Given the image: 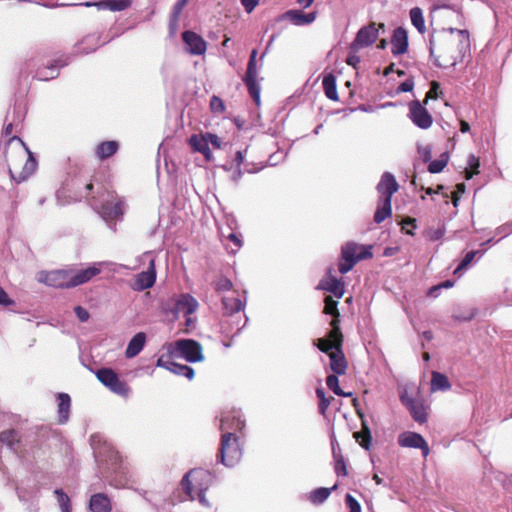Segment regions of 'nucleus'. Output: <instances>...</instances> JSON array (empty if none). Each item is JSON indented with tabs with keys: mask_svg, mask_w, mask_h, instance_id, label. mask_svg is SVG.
I'll return each instance as SVG.
<instances>
[{
	"mask_svg": "<svg viewBox=\"0 0 512 512\" xmlns=\"http://www.w3.org/2000/svg\"><path fill=\"white\" fill-rule=\"evenodd\" d=\"M11 140L19 141L23 145V147L25 148V150L28 154L27 158L25 160V164L20 172H17L12 167H9V173H10L11 178L13 180H15L17 183H21L34 173V171L37 168V161L34 158L33 154L29 151V149L25 146V144L22 142V140L20 138L12 137Z\"/></svg>",
	"mask_w": 512,
	"mask_h": 512,
	"instance_id": "nucleus-14",
	"label": "nucleus"
},
{
	"mask_svg": "<svg viewBox=\"0 0 512 512\" xmlns=\"http://www.w3.org/2000/svg\"><path fill=\"white\" fill-rule=\"evenodd\" d=\"M315 345L330 357L331 370L336 375H342L346 372L347 363L341 350L342 334L339 327H335L333 321V329L329 332V339H318Z\"/></svg>",
	"mask_w": 512,
	"mask_h": 512,
	"instance_id": "nucleus-3",
	"label": "nucleus"
},
{
	"mask_svg": "<svg viewBox=\"0 0 512 512\" xmlns=\"http://www.w3.org/2000/svg\"><path fill=\"white\" fill-rule=\"evenodd\" d=\"M257 50L251 51L245 77L243 79L249 94L257 106L260 105V86L257 82V66H256Z\"/></svg>",
	"mask_w": 512,
	"mask_h": 512,
	"instance_id": "nucleus-10",
	"label": "nucleus"
},
{
	"mask_svg": "<svg viewBox=\"0 0 512 512\" xmlns=\"http://www.w3.org/2000/svg\"><path fill=\"white\" fill-rule=\"evenodd\" d=\"M125 211V201L114 192H107L98 208L99 215L109 223L121 219Z\"/></svg>",
	"mask_w": 512,
	"mask_h": 512,
	"instance_id": "nucleus-9",
	"label": "nucleus"
},
{
	"mask_svg": "<svg viewBox=\"0 0 512 512\" xmlns=\"http://www.w3.org/2000/svg\"><path fill=\"white\" fill-rule=\"evenodd\" d=\"M105 262H95L85 269L74 266L52 271H40L36 275L38 282L47 286L61 289H70L89 282L101 273Z\"/></svg>",
	"mask_w": 512,
	"mask_h": 512,
	"instance_id": "nucleus-2",
	"label": "nucleus"
},
{
	"mask_svg": "<svg viewBox=\"0 0 512 512\" xmlns=\"http://www.w3.org/2000/svg\"><path fill=\"white\" fill-rule=\"evenodd\" d=\"M439 90L440 84L437 81H432L430 84V89L426 93L424 103H427L428 99H437Z\"/></svg>",
	"mask_w": 512,
	"mask_h": 512,
	"instance_id": "nucleus-54",
	"label": "nucleus"
},
{
	"mask_svg": "<svg viewBox=\"0 0 512 512\" xmlns=\"http://www.w3.org/2000/svg\"><path fill=\"white\" fill-rule=\"evenodd\" d=\"M19 440L20 436L16 430L11 429L0 433V443L13 451H16V445L19 443Z\"/></svg>",
	"mask_w": 512,
	"mask_h": 512,
	"instance_id": "nucleus-35",
	"label": "nucleus"
},
{
	"mask_svg": "<svg viewBox=\"0 0 512 512\" xmlns=\"http://www.w3.org/2000/svg\"><path fill=\"white\" fill-rule=\"evenodd\" d=\"M283 19L290 21L295 26H305L313 23L316 19V13H303L301 10L291 9L283 14Z\"/></svg>",
	"mask_w": 512,
	"mask_h": 512,
	"instance_id": "nucleus-22",
	"label": "nucleus"
},
{
	"mask_svg": "<svg viewBox=\"0 0 512 512\" xmlns=\"http://www.w3.org/2000/svg\"><path fill=\"white\" fill-rule=\"evenodd\" d=\"M409 117L412 122L421 129H428L433 122L431 114L418 100L410 102Z\"/></svg>",
	"mask_w": 512,
	"mask_h": 512,
	"instance_id": "nucleus-13",
	"label": "nucleus"
},
{
	"mask_svg": "<svg viewBox=\"0 0 512 512\" xmlns=\"http://www.w3.org/2000/svg\"><path fill=\"white\" fill-rule=\"evenodd\" d=\"M58 415L59 423L65 424L69 419L71 398L67 393H58Z\"/></svg>",
	"mask_w": 512,
	"mask_h": 512,
	"instance_id": "nucleus-29",
	"label": "nucleus"
},
{
	"mask_svg": "<svg viewBox=\"0 0 512 512\" xmlns=\"http://www.w3.org/2000/svg\"><path fill=\"white\" fill-rule=\"evenodd\" d=\"M183 42L188 53L192 55H203L207 49L206 41L193 31H185L182 34Z\"/></svg>",
	"mask_w": 512,
	"mask_h": 512,
	"instance_id": "nucleus-18",
	"label": "nucleus"
},
{
	"mask_svg": "<svg viewBox=\"0 0 512 512\" xmlns=\"http://www.w3.org/2000/svg\"><path fill=\"white\" fill-rule=\"evenodd\" d=\"M326 384H327L328 388L330 390H332L338 396H343V397L352 396L351 392L346 393L340 388L338 377L335 374L327 376Z\"/></svg>",
	"mask_w": 512,
	"mask_h": 512,
	"instance_id": "nucleus-42",
	"label": "nucleus"
},
{
	"mask_svg": "<svg viewBox=\"0 0 512 512\" xmlns=\"http://www.w3.org/2000/svg\"><path fill=\"white\" fill-rule=\"evenodd\" d=\"M345 502L349 512H361V506L359 502L351 494H346Z\"/></svg>",
	"mask_w": 512,
	"mask_h": 512,
	"instance_id": "nucleus-53",
	"label": "nucleus"
},
{
	"mask_svg": "<svg viewBox=\"0 0 512 512\" xmlns=\"http://www.w3.org/2000/svg\"><path fill=\"white\" fill-rule=\"evenodd\" d=\"M398 190V184L394 176L386 172V218L392 214L390 196Z\"/></svg>",
	"mask_w": 512,
	"mask_h": 512,
	"instance_id": "nucleus-34",
	"label": "nucleus"
},
{
	"mask_svg": "<svg viewBox=\"0 0 512 512\" xmlns=\"http://www.w3.org/2000/svg\"><path fill=\"white\" fill-rule=\"evenodd\" d=\"M336 488H337V484H335L331 488H325V487L317 488L310 492L308 499L314 505H320L328 499L331 492L334 491Z\"/></svg>",
	"mask_w": 512,
	"mask_h": 512,
	"instance_id": "nucleus-33",
	"label": "nucleus"
},
{
	"mask_svg": "<svg viewBox=\"0 0 512 512\" xmlns=\"http://www.w3.org/2000/svg\"><path fill=\"white\" fill-rule=\"evenodd\" d=\"M198 308V301L190 294H182L175 304L176 314L192 315Z\"/></svg>",
	"mask_w": 512,
	"mask_h": 512,
	"instance_id": "nucleus-23",
	"label": "nucleus"
},
{
	"mask_svg": "<svg viewBox=\"0 0 512 512\" xmlns=\"http://www.w3.org/2000/svg\"><path fill=\"white\" fill-rule=\"evenodd\" d=\"M354 438L366 450L369 449L371 442V434L367 427L364 426L362 431L355 432Z\"/></svg>",
	"mask_w": 512,
	"mask_h": 512,
	"instance_id": "nucleus-45",
	"label": "nucleus"
},
{
	"mask_svg": "<svg viewBox=\"0 0 512 512\" xmlns=\"http://www.w3.org/2000/svg\"><path fill=\"white\" fill-rule=\"evenodd\" d=\"M398 444L401 447L407 448H419L422 451L424 457L429 454V446L422 435L416 432L406 431L398 436Z\"/></svg>",
	"mask_w": 512,
	"mask_h": 512,
	"instance_id": "nucleus-15",
	"label": "nucleus"
},
{
	"mask_svg": "<svg viewBox=\"0 0 512 512\" xmlns=\"http://www.w3.org/2000/svg\"><path fill=\"white\" fill-rule=\"evenodd\" d=\"M223 311L225 315L233 316L239 313L245 307V302L236 297H224L222 298Z\"/></svg>",
	"mask_w": 512,
	"mask_h": 512,
	"instance_id": "nucleus-31",
	"label": "nucleus"
},
{
	"mask_svg": "<svg viewBox=\"0 0 512 512\" xmlns=\"http://www.w3.org/2000/svg\"><path fill=\"white\" fill-rule=\"evenodd\" d=\"M167 352L171 357H180L187 362H201L204 359L202 346L193 339H179L167 345Z\"/></svg>",
	"mask_w": 512,
	"mask_h": 512,
	"instance_id": "nucleus-6",
	"label": "nucleus"
},
{
	"mask_svg": "<svg viewBox=\"0 0 512 512\" xmlns=\"http://www.w3.org/2000/svg\"><path fill=\"white\" fill-rule=\"evenodd\" d=\"M242 458L239 439L233 432L222 434L218 459L226 467H234Z\"/></svg>",
	"mask_w": 512,
	"mask_h": 512,
	"instance_id": "nucleus-7",
	"label": "nucleus"
},
{
	"mask_svg": "<svg viewBox=\"0 0 512 512\" xmlns=\"http://www.w3.org/2000/svg\"><path fill=\"white\" fill-rule=\"evenodd\" d=\"M391 53L394 56L403 55L408 51L409 38L408 32L403 27L396 28L390 39Z\"/></svg>",
	"mask_w": 512,
	"mask_h": 512,
	"instance_id": "nucleus-19",
	"label": "nucleus"
},
{
	"mask_svg": "<svg viewBox=\"0 0 512 512\" xmlns=\"http://www.w3.org/2000/svg\"><path fill=\"white\" fill-rule=\"evenodd\" d=\"M322 86H323L325 95L328 99H330L332 101L338 100L336 78L332 73L326 74L323 77Z\"/></svg>",
	"mask_w": 512,
	"mask_h": 512,
	"instance_id": "nucleus-32",
	"label": "nucleus"
},
{
	"mask_svg": "<svg viewBox=\"0 0 512 512\" xmlns=\"http://www.w3.org/2000/svg\"><path fill=\"white\" fill-rule=\"evenodd\" d=\"M418 153L420 154V156L422 157V160L424 162H429L432 158V152H431V148L426 146V147H419L418 148Z\"/></svg>",
	"mask_w": 512,
	"mask_h": 512,
	"instance_id": "nucleus-62",
	"label": "nucleus"
},
{
	"mask_svg": "<svg viewBox=\"0 0 512 512\" xmlns=\"http://www.w3.org/2000/svg\"><path fill=\"white\" fill-rule=\"evenodd\" d=\"M414 87V82L412 78H407L404 82H402L396 89L395 93L399 94L401 92H410Z\"/></svg>",
	"mask_w": 512,
	"mask_h": 512,
	"instance_id": "nucleus-56",
	"label": "nucleus"
},
{
	"mask_svg": "<svg viewBox=\"0 0 512 512\" xmlns=\"http://www.w3.org/2000/svg\"><path fill=\"white\" fill-rule=\"evenodd\" d=\"M145 342L146 335L144 332H138L135 334L127 345L125 356L127 358H133L137 356L143 350Z\"/></svg>",
	"mask_w": 512,
	"mask_h": 512,
	"instance_id": "nucleus-26",
	"label": "nucleus"
},
{
	"mask_svg": "<svg viewBox=\"0 0 512 512\" xmlns=\"http://www.w3.org/2000/svg\"><path fill=\"white\" fill-rule=\"evenodd\" d=\"M401 230L408 235H413V230L416 228V219L411 217L404 218L401 222Z\"/></svg>",
	"mask_w": 512,
	"mask_h": 512,
	"instance_id": "nucleus-49",
	"label": "nucleus"
},
{
	"mask_svg": "<svg viewBox=\"0 0 512 512\" xmlns=\"http://www.w3.org/2000/svg\"><path fill=\"white\" fill-rule=\"evenodd\" d=\"M54 495L57 498L58 505L62 512L71 510V501L68 495L62 489H56Z\"/></svg>",
	"mask_w": 512,
	"mask_h": 512,
	"instance_id": "nucleus-43",
	"label": "nucleus"
},
{
	"mask_svg": "<svg viewBox=\"0 0 512 512\" xmlns=\"http://www.w3.org/2000/svg\"><path fill=\"white\" fill-rule=\"evenodd\" d=\"M213 286L216 292L222 293L230 291L233 287V283L230 279L225 276H219L213 281Z\"/></svg>",
	"mask_w": 512,
	"mask_h": 512,
	"instance_id": "nucleus-44",
	"label": "nucleus"
},
{
	"mask_svg": "<svg viewBox=\"0 0 512 512\" xmlns=\"http://www.w3.org/2000/svg\"><path fill=\"white\" fill-rule=\"evenodd\" d=\"M65 65V62L60 64L59 61H55L45 67L39 68L36 72V77L42 81L54 79L59 74V68Z\"/></svg>",
	"mask_w": 512,
	"mask_h": 512,
	"instance_id": "nucleus-30",
	"label": "nucleus"
},
{
	"mask_svg": "<svg viewBox=\"0 0 512 512\" xmlns=\"http://www.w3.org/2000/svg\"><path fill=\"white\" fill-rule=\"evenodd\" d=\"M132 4L131 0H103L97 3H84L85 6H97L100 9H108L110 11H123Z\"/></svg>",
	"mask_w": 512,
	"mask_h": 512,
	"instance_id": "nucleus-27",
	"label": "nucleus"
},
{
	"mask_svg": "<svg viewBox=\"0 0 512 512\" xmlns=\"http://www.w3.org/2000/svg\"><path fill=\"white\" fill-rule=\"evenodd\" d=\"M465 192V184L459 183L456 185V190L452 193V203L456 207L458 205V201L460 200L461 194Z\"/></svg>",
	"mask_w": 512,
	"mask_h": 512,
	"instance_id": "nucleus-57",
	"label": "nucleus"
},
{
	"mask_svg": "<svg viewBox=\"0 0 512 512\" xmlns=\"http://www.w3.org/2000/svg\"><path fill=\"white\" fill-rule=\"evenodd\" d=\"M25 117V111L24 109L22 108L21 105H15L14 108H13V112H12V115L10 117V120L11 121H14V123L17 125L19 123H21L23 121Z\"/></svg>",
	"mask_w": 512,
	"mask_h": 512,
	"instance_id": "nucleus-52",
	"label": "nucleus"
},
{
	"mask_svg": "<svg viewBox=\"0 0 512 512\" xmlns=\"http://www.w3.org/2000/svg\"><path fill=\"white\" fill-rule=\"evenodd\" d=\"M401 403L410 412L414 421L423 424L428 418V405L421 393L420 387L416 384H406L399 388Z\"/></svg>",
	"mask_w": 512,
	"mask_h": 512,
	"instance_id": "nucleus-4",
	"label": "nucleus"
},
{
	"mask_svg": "<svg viewBox=\"0 0 512 512\" xmlns=\"http://www.w3.org/2000/svg\"><path fill=\"white\" fill-rule=\"evenodd\" d=\"M335 472L336 474L339 476V475H342V476H346L347 475V469H346V464H345V461L343 459V457H339L336 459V462H335Z\"/></svg>",
	"mask_w": 512,
	"mask_h": 512,
	"instance_id": "nucleus-58",
	"label": "nucleus"
},
{
	"mask_svg": "<svg viewBox=\"0 0 512 512\" xmlns=\"http://www.w3.org/2000/svg\"><path fill=\"white\" fill-rule=\"evenodd\" d=\"M157 367H162L175 375L184 376L189 380H192L194 377V369L185 364H178L169 359H166L164 356H160L156 363Z\"/></svg>",
	"mask_w": 512,
	"mask_h": 512,
	"instance_id": "nucleus-21",
	"label": "nucleus"
},
{
	"mask_svg": "<svg viewBox=\"0 0 512 512\" xmlns=\"http://www.w3.org/2000/svg\"><path fill=\"white\" fill-rule=\"evenodd\" d=\"M316 395L317 397L319 398L320 402H319V412L324 415L327 408L329 407L330 405V399H328L325 395V392L322 388H317L316 389Z\"/></svg>",
	"mask_w": 512,
	"mask_h": 512,
	"instance_id": "nucleus-48",
	"label": "nucleus"
},
{
	"mask_svg": "<svg viewBox=\"0 0 512 512\" xmlns=\"http://www.w3.org/2000/svg\"><path fill=\"white\" fill-rule=\"evenodd\" d=\"M86 44H87V45H88V44H89V45L91 44L92 46H91V47H88V46H87V47H83V49L81 50V52H82V53H85V54H88V53H90V52L94 51L98 46H100V45H101L100 40H99V37H98V36H96V35H89V36L85 37V38L82 40V42H81V44H80V45H86Z\"/></svg>",
	"mask_w": 512,
	"mask_h": 512,
	"instance_id": "nucleus-46",
	"label": "nucleus"
},
{
	"mask_svg": "<svg viewBox=\"0 0 512 512\" xmlns=\"http://www.w3.org/2000/svg\"><path fill=\"white\" fill-rule=\"evenodd\" d=\"M421 189L422 190H425V193L427 195H433V194H442L444 200H445V203L448 204V199H449V195L445 192H443L444 190V186L443 185H438L436 189H433L431 187H428V188H424L423 186H421Z\"/></svg>",
	"mask_w": 512,
	"mask_h": 512,
	"instance_id": "nucleus-55",
	"label": "nucleus"
},
{
	"mask_svg": "<svg viewBox=\"0 0 512 512\" xmlns=\"http://www.w3.org/2000/svg\"><path fill=\"white\" fill-rule=\"evenodd\" d=\"M372 245H360L347 242L341 249V261L338 269L341 274L348 273L360 260L372 257Z\"/></svg>",
	"mask_w": 512,
	"mask_h": 512,
	"instance_id": "nucleus-5",
	"label": "nucleus"
},
{
	"mask_svg": "<svg viewBox=\"0 0 512 512\" xmlns=\"http://www.w3.org/2000/svg\"><path fill=\"white\" fill-rule=\"evenodd\" d=\"M189 144H190L191 148L193 149V151L201 153L204 156L206 161L212 160L213 156H212V152L209 148V143L207 140L206 133L200 134V135H196V134L192 135L189 138Z\"/></svg>",
	"mask_w": 512,
	"mask_h": 512,
	"instance_id": "nucleus-24",
	"label": "nucleus"
},
{
	"mask_svg": "<svg viewBox=\"0 0 512 512\" xmlns=\"http://www.w3.org/2000/svg\"><path fill=\"white\" fill-rule=\"evenodd\" d=\"M451 388V383L448 377L438 371L431 373L430 391L432 393L437 391H448Z\"/></svg>",
	"mask_w": 512,
	"mask_h": 512,
	"instance_id": "nucleus-28",
	"label": "nucleus"
},
{
	"mask_svg": "<svg viewBox=\"0 0 512 512\" xmlns=\"http://www.w3.org/2000/svg\"><path fill=\"white\" fill-rule=\"evenodd\" d=\"M318 289L331 293L336 299L344 295V284L341 280L332 275L330 268L318 284Z\"/></svg>",
	"mask_w": 512,
	"mask_h": 512,
	"instance_id": "nucleus-17",
	"label": "nucleus"
},
{
	"mask_svg": "<svg viewBox=\"0 0 512 512\" xmlns=\"http://www.w3.org/2000/svg\"><path fill=\"white\" fill-rule=\"evenodd\" d=\"M245 426V420L239 410L225 412L221 417L220 430L223 433L231 432V430H242Z\"/></svg>",
	"mask_w": 512,
	"mask_h": 512,
	"instance_id": "nucleus-20",
	"label": "nucleus"
},
{
	"mask_svg": "<svg viewBox=\"0 0 512 512\" xmlns=\"http://www.w3.org/2000/svg\"><path fill=\"white\" fill-rule=\"evenodd\" d=\"M337 305H338V299L335 300L332 296H327L325 298L324 313L333 316V319H332V321L330 323V325L332 327H333V321L334 320H335V327H338L336 325V323L338 321V317H339V312H338V309H337Z\"/></svg>",
	"mask_w": 512,
	"mask_h": 512,
	"instance_id": "nucleus-39",
	"label": "nucleus"
},
{
	"mask_svg": "<svg viewBox=\"0 0 512 512\" xmlns=\"http://www.w3.org/2000/svg\"><path fill=\"white\" fill-rule=\"evenodd\" d=\"M378 36V30L375 28V25H369L367 27H363L359 30L356 35V38L351 43V49L354 52H358L359 49L367 47L373 44Z\"/></svg>",
	"mask_w": 512,
	"mask_h": 512,
	"instance_id": "nucleus-16",
	"label": "nucleus"
},
{
	"mask_svg": "<svg viewBox=\"0 0 512 512\" xmlns=\"http://www.w3.org/2000/svg\"><path fill=\"white\" fill-rule=\"evenodd\" d=\"M89 508L92 512H111V500L104 493L94 494L90 498Z\"/></svg>",
	"mask_w": 512,
	"mask_h": 512,
	"instance_id": "nucleus-25",
	"label": "nucleus"
},
{
	"mask_svg": "<svg viewBox=\"0 0 512 512\" xmlns=\"http://www.w3.org/2000/svg\"><path fill=\"white\" fill-rule=\"evenodd\" d=\"M468 164L470 166V169L465 170V179L470 180L474 175L479 174V158L475 157L474 155H471L468 160Z\"/></svg>",
	"mask_w": 512,
	"mask_h": 512,
	"instance_id": "nucleus-47",
	"label": "nucleus"
},
{
	"mask_svg": "<svg viewBox=\"0 0 512 512\" xmlns=\"http://www.w3.org/2000/svg\"><path fill=\"white\" fill-rule=\"evenodd\" d=\"M74 311L81 322H86L89 319V312L85 308L81 306H76L74 308Z\"/></svg>",
	"mask_w": 512,
	"mask_h": 512,
	"instance_id": "nucleus-60",
	"label": "nucleus"
},
{
	"mask_svg": "<svg viewBox=\"0 0 512 512\" xmlns=\"http://www.w3.org/2000/svg\"><path fill=\"white\" fill-rule=\"evenodd\" d=\"M207 140L209 145H212L215 149H220L222 147V140L216 135L207 132Z\"/></svg>",
	"mask_w": 512,
	"mask_h": 512,
	"instance_id": "nucleus-59",
	"label": "nucleus"
},
{
	"mask_svg": "<svg viewBox=\"0 0 512 512\" xmlns=\"http://www.w3.org/2000/svg\"><path fill=\"white\" fill-rule=\"evenodd\" d=\"M377 190L380 194V197L374 216V221L379 224L384 221V205H382V200L384 199V174L381 176L380 181L377 184Z\"/></svg>",
	"mask_w": 512,
	"mask_h": 512,
	"instance_id": "nucleus-38",
	"label": "nucleus"
},
{
	"mask_svg": "<svg viewBox=\"0 0 512 512\" xmlns=\"http://www.w3.org/2000/svg\"><path fill=\"white\" fill-rule=\"evenodd\" d=\"M210 108L214 113H223L225 110L224 103L221 98L212 96L210 99Z\"/></svg>",
	"mask_w": 512,
	"mask_h": 512,
	"instance_id": "nucleus-51",
	"label": "nucleus"
},
{
	"mask_svg": "<svg viewBox=\"0 0 512 512\" xmlns=\"http://www.w3.org/2000/svg\"><path fill=\"white\" fill-rule=\"evenodd\" d=\"M227 238L233 242L235 246V248L232 249V252H236L242 247V240L236 233H230Z\"/></svg>",
	"mask_w": 512,
	"mask_h": 512,
	"instance_id": "nucleus-63",
	"label": "nucleus"
},
{
	"mask_svg": "<svg viewBox=\"0 0 512 512\" xmlns=\"http://www.w3.org/2000/svg\"><path fill=\"white\" fill-rule=\"evenodd\" d=\"M409 14H410V19H411L412 25L417 29V31L420 34H422V35L425 34L427 29L425 26L422 9L419 7H414L410 10Z\"/></svg>",
	"mask_w": 512,
	"mask_h": 512,
	"instance_id": "nucleus-36",
	"label": "nucleus"
},
{
	"mask_svg": "<svg viewBox=\"0 0 512 512\" xmlns=\"http://www.w3.org/2000/svg\"><path fill=\"white\" fill-rule=\"evenodd\" d=\"M262 168H263V166L256 167L255 165L249 164V163L244 164L243 170L239 167H234L233 173L231 175V180L237 184L240 181V179L243 175V172L256 173V172L260 171Z\"/></svg>",
	"mask_w": 512,
	"mask_h": 512,
	"instance_id": "nucleus-41",
	"label": "nucleus"
},
{
	"mask_svg": "<svg viewBox=\"0 0 512 512\" xmlns=\"http://www.w3.org/2000/svg\"><path fill=\"white\" fill-rule=\"evenodd\" d=\"M187 2H188L187 0H178L175 3L174 8H173V18H174V20L178 19V16L182 12V10L185 7V5L187 4Z\"/></svg>",
	"mask_w": 512,
	"mask_h": 512,
	"instance_id": "nucleus-61",
	"label": "nucleus"
},
{
	"mask_svg": "<svg viewBox=\"0 0 512 512\" xmlns=\"http://www.w3.org/2000/svg\"><path fill=\"white\" fill-rule=\"evenodd\" d=\"M360 63V57L357 55V52H354L350 48L349 55L347 57V64L353 67H356Z\"/></svg>",
	"mask_w": 512,
	"mask_h": 512,
	"instance_id": "nucleus-64",
	"label": "nucleus"
},
{
	"mask_svg": "<svg viewBox=\"0 0 512 512\" xmlns=\"http://www.w3.org/2000/svg\"><path fill=\"white\" fill-rule=\"evenodd\" d=\"M142 258L148 261L149 266L147 270L142 271L136 276L135 284L133 286L136 291H143L151 288L156 281L155 256L153 252H145L142 255Z\"/></svg>",
	"mask_w": 512,
	"mask_h": 512,
	"instance_id": "nucleus-11",
	"label": "nucleus"
},
{
	"mask_svg": "<svg viewBox=\"0 0 512 512\" xmlns=\"http://www.w3.org/2000/svg\"><path fill=\"white\" fill-rule=\"evenodd\" d=\"M97 379L112 392L127 396L130 392L129 387L122 382L118 375L110 368H101L96 372Z\"/></svg>",
	"mask_w": 512,
	"mask_h": 512,
	"instance_id": "nucleus-12",
	"label": "nucleus"
},
{
	"mask_svg": "<svg viewBox=\"0 0 512 512\" xmlns=\"http://www.w3.org/2000/svg\"><path fill=\"white\" fill-rule=\"evenodd\" d=\"M470 47V34L466 29L433 30L429 39V53L433 64L450 68L462 62Z\"/></svg>",
	"mask_w": 512,
	"mask_h": 512,
	"instance_id": "nucleus-1",
	"label": "nucleus"
},
{
	"mask_svg": "<svg viewBox=\"0 0 512 512\" xmlns=\"http://www.w3.org/2000/svg\"><path fill=\"white\" fill-rule=\"evenodd\" d=\"M477 251H469L466 253L460 264L455 269L454 273H458L459 271L467 268V266L473 261L474 257L476 256Z\"/></svg>",
	"mask_w": 512,
	"mask_h": 512,
	"instance_id": "nucleus-50",
	"label": "nucleus"
},
{
	"mask_svg": "<svg viewBox=\"0 0 512 512\" xmlns=\"http://www.w3.org/2000/svg\"><path fill=\"white\" fill-rule=\"evenodd\" d=\"M449 161V155L447 152H444L440 155L439 159L430 161L428 165V171L432 174H436L441 172Z\"/></svg>",
	"mask_w": 512,
	"mask_h": 512,
	"instance_id": "nucleus-40",
	"label": "nucleus"
},
{
	"mask_svg": "<svg viewBox=\"0 0 512 512\" xmlns=\"http://www.w3.org/2000/svg\"><path fill=\"white\" fill-rule=\"evenodd\" d=\"M118 143L116 141H106L100 143L96 148V154L100 159H106L118 150Z\"/></svg>",
	"mask_w": 512,
	"mask_h": 512,
	"instance_id": "nucleus-37",
	"label": "nucleus"
},
{
	"mask_svg": "<svg viewBox=\"0 0 512 512\" xmlns=\"http://www.w3.org/2000/svg\"><path fill=\"white\" fill-rule=\"evenodd\" d=\"M213 480L212 474L205 469H192L184 475L181 481L182 489L194 499V491H206Z\"/></svg>",
	"mask_w": 512,
	"mask_h": 512,
	"instance_id": "nucleus-8",
	"label": "nucleus"
}]
</instances>
